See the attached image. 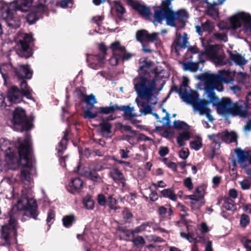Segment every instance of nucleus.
<instances>
[{"mask_svg": "<svg viewBox=\"0 0 251 251\" xmlns=\"http://www.w3.org/2000/svg\"><path fill=\"white\" fill-rule=\"evenodd\" d=\"M32 41L31 34L20 33L18 34L17 53L21 56L28 58L32 55L29 44Z\"/></svg>", "mask_w": 251, "mask_h": 251, "instance_id": "nucleus-12", "label": "nucleus"}, {"mask_svg": "<svg viewBox=\"0 0 251 251\" xmlns=\"http://www.w3.org/2000/svg\"><path fill=\"white\" fill-rule=\"evenodd\" d=\"M20 91L16 86L11 87L7 92L6 95L0 93V107L4 109L12 103H19L23 96L27 99L32 98V90L28 87L26 81L22 80L21 83Z\"/></svg>", "mask_w": 251, "mask_h": 251, "instance_id": "nucleus-7", "label": "nucleus"}, {"mask_svg": "<svg viewBox=\"0 0 251 251\" xmlns=\"http://www.w3.org/2000/svg\"><path fill=\"white\" fill-rule=\"evenodd\" d=\"M199 63H186L183 64V69L185 71H189L195 72L199 70Z\"/></svg>", "mask_w": 251, "mask_h": 251, "instance_id": "nucleus-38", "label": "nucleus"}, {"mask_svg": "<svg viewBox=\"0 0 251 251\" xmlns=\"http://www.w3.org/2000/svg\"><path fill=\"white\" fill-rule=\"evenodd\" d=\"M18 225L14 216L10 214L8 223L1 226L0 238L4 242L3 245L9 246L13 238L16 239Z\"/></svg>", "mask_w": 251, "mask_h": 251, "instance_id": "nucleus-8", "label": "nucleus"}, {"mask_svg": "<svg viewBox=\"0 0 251 251\" xmlns=\"http://www.w3.org/2000/svg\"><path fill=\"white\" fill-rule=\"evenodd\" d=\"M162 162L169 168L174 171H176L177 166L174 162H171L166 158H164L162 160Z\"/></svg>", "mask_w": 251, "mask_h": 251, "instance_id": "nucleus-50", "label": "nucleus"}, {"mask_svg": "<svg viewBox=\"0 0 251 251\" xmlns=\"http://www.w3.org/2000/svg\"><path fill=\"white\" fill-rule=\"evenodd\" d=\"M200 231L202 233H205L210 230V228L205 223H202L200 225Z\"/></svg>", "mask_w": 251, "mask_h": 251, "instance_id": "nucleus-63", "label": "nucleus"}, {"mask_svg": "<svg viewBox=\"0 0 251 251\" xmlns=\"http://www.w3.org/2000/svg\"><path fill=\"white\" fill-rule=\"evenodd\" d=\"M235 71L228 70L218 71V74L206 73L200 76V78L204 81V90L209 103L216 107L218 114L224 116L231 115H247L245 108L240 103H234L227 98H224L220 101L216 96L214 90L222 91L224 89L222 83H232L234 80Z\"/></svg>", "mask_w": 251, "mask_h": 251, "instance_id": "nucleus-2", "label": "nucleus"}, {"mask_svg": "<svg viewBox=\"0 0 251 251\" xmlns=\"http://www.w3.org/2000/svg\"><path fill=\"white\" fill-rule=\"evenodd\" d=\"M229 23L231 29H236L244 23L245 26L251 30V16L247 13L242 12L235 14L229 19Z\"/></svg>", "mask_w": 251, "mask_h": 251, "instance_id": "nucleus-13", "label": "nucleus"}, {"mask_svg": "<svg viewBox=\"0 0 251 251\" xmlns=\"http://www.w3.org/2000/svg\"><path fill=\"white\" fill-rule=\"evenodd\" d=\"M102 131L109 133L111 128V125L108 122H102L100 124Z\"/></svg>", "mask_w": 251, "mask_h": 251, "instance_id": "nucleus-51", "label": "nucleus"}, {"mask_svg": "<svg viewBox=\"0 0 251 251\" xmlns=\"http://www.w3.org/2000/svg\"><path fill=\"white\" fill-rule=\"evenodd\" d=\"M84 101L88 105H90L91 108L97 109L98 107L94 106V104L97 103V100L94 95L91 94L89 96H86L84 97Z\"/></svg>", "mask_w": 251, "mask_h": 251, "instance_id": "nucleus-35", "label": "nucleus"}, {"mask_svg": "<svg viewBox=\"0 0 251 251\" xmlns=\"http://www.w3.org/2000/svg\"><path fill=\"white\" fill-rule=\"evenodd\" d=\"M15 69L13 68L10 63H4L0 65V73L4 80V84L7 85V81L8 79V74L10 72L14 71Z\"/></svg>", "mask_w": 251, "mask_h": 251, "instance_id": "nucleus-21", "label": "nucleus"}, {"mask_svg": "<svg viewBox=\"0 0 251 251\" xmlns=\"http://www.w3.org/2000/svg\"><path fill=\"white\" fill-rule=\"evenodd\" d=\"M173 0H162L161 5L154 10L153 23L156 25L161 24L164 20L166 24L173 27L176 26L175 23H183L188 17L185 10H179L176 12L172 10V1Z\"/></svg>", "mask_w": 251, "mask_h": 251, "instance_id": "nucleus-5", "label": "nucleus"}, {"mask_svg": "<svg viewBox=\"0 0 251 251\" xmlns=\"http://www.w3.org/2000/svg\"><path fill=\"white\" fill-rule=\"evenodd\" d=\"M223 207L227 210L233 211L236 209L234 201L229 198L225 199Z\"/></svg>", "mask_w": 251, "mask_h": 251, "instance_id": "nucleus-42", "label": "nucleus"}, {"mask_svg": "<svg viewBox=\"0 0 251 251\" xmlns=\"http://www.w3.org/2000/svg\"><path fill=\"white\" fill-rule=\"evenodd\" d=\"M161 194L164 197L169 198L172 201H176L177 199L176 195L170 189L163 190L161 191Z\"/></svg>", "mask_w": 251, "mask_h": 251, "instance_id": "nucleus-36", "label": "nucleus"}, {"mask_svg": "<svg viewBox=\"0 0 251 251\" xmlns=\"http://www.w3.org/2000/svg\"><path fill=\"white\" fill-rule=\"evenodd\" d=\"M119 109L124 112V116L127 119H131L137 116V114L134 112V107L128 106H123L119 107Z\"/></svg>", "mask_w": 251, "mask_h": 251, "instance_id": "nucleus-24", "label": "nucleus"}, {"mask_svg": "<svg viewBox=\"0 0 251 251\" xmlns=\"http://www.w3.org/2000/svg\"><path fill=\"white\" fill-rule=\"evenodd\" d=\"M100 49L101 51L102 54L100 55H89L87 56V60L88 66L93 69L98 70L101 68L104 63L105 56L106 50L103 44H101Z\"/></svg>", "mask_w": 251, "mask_h": 251, "instance_id": "nucleus-14", "label": "nucleus"}, {"mask_svg": "<svg viewBox=\"0 0 251 251\" xmlns=\"http://www.w3.org/2000/svg\"><path fill=\"white\" fill-rule=\"evenodd\" d=\"M202 139L200 137H197L196 139L190 142V147L195 151L199 150L202 147Z\"/></svg>", "mask_w": 251, "mask_h": 251, "instance_id": "nucleus-37", "label": "nucleus"}, {"mask_svg": "<svg viewBox=\"0 0 251 251\" xmlns=\"http://www.w3.org/2000/svg\"><path fill=\"white\" fill-rule=\"evenodd\" d=\"M31 151V142L29 136L24 141L18 138L16 143L1 138L0 139V155L3 154L7 167L12 170L22 165L20 180L25 187L30 185L32 182L31 176L36 174V169L29 159ZM31 191L25 187L22 191L21 199L17 201L16 207L19 211H24L25 214L36 219L38 216L35 200L30 197Z\"/></svg>", "mask_w": 251, "mask_h": 251, "instance_id": "nucleus-1", "label": "nucleus"}, {"mask_svg": "<svg viewBox=\"0 0 251 251\" xmlns=\"http://www.w3.org/2000/svg\"><path fill=\"white\" fill-rule=\"evenodd\" d=\"M118 109L119 106L117 104L113 105L111 103L109 106L98 107L96 110L98 111L99 113L108 114Z\"/></svg>", "mask_w": 251, "mask_h": 251, "instance_id": "nucleus-28", "label": "nucleus"}, {"mask_svg": "<svg viewBox=\"0 0 251 251\" xmlns=\"http://www.w3.org/2000/svg\"><path fill=\"white\" fill-rule=\"evenodd\" d=\"M158 213L162 217L169 218L171 214V211L170 208L161 206L158 208Z\"/></svg>", "mask_w": 251, "mask_h": 251, "instance_id": "nucleus-45", "label": "nucleus"}, {"mask_svg": "<svg viewBox=\"0 0 251 251\" xmlns=\"http://www.w3.org/2000/svg\"><path fill=\"white\" fill-rule=\"evenodd\" d=\"M139 76L133 79V84L138 97L136 102L140 108L141 114L151 113V105L157 102L156 95L157 76L152 72V63L147 58L139 60Z\"/></svg>", "mask_w": 251, "mask_h": 251, "instance_id": "nucleus-3", "label": "nucleus"}, {"mask_svg": "<svg viewBox=\"0 0 251 251\" xmlns=\"http://www.w3.org/2000/svg\"><path fill=\"white\" fill-rule=\"evenodd\" d=\"M11 123L15 130H29L32 126L31 120L27 117L25 109L19 107L14 110Z\"/></svg>", "mask_w": 251, "mask_h": 251, "instance_id": "nucleus-10", "label": "nucleus"}, {"mask_svg": "<svg viewBox=\"0 0 251 251\" xmlns=\"http://www.w3.org/2000/svg\"><path fill=\"white\" fill-rule=\"evenodd\" d=\"M204 0L205 2L207 4V11L208 14L213 17H217L218 15V11L215 8V6L218 4H219V3H217L216 2H213L212 3H210L208 2V0Z\"/></svg>", "mask_w": 251, "mask_h": 251, "instance_id": "nucleus-29", "label": "nucleus"}, {"mask_svg": "<svg viewBox=\"0 0 251 251\" xmlns=\"http://www.w3.org/2000/svg\"><path fill=\"white\" fill-rule=\"evenodd\" d=\"M250 222V219L248 216L242 214L240 219V224L242 226H246Z\"/></svg>", "mask_w": 251, "mask_h": 251, "instance_id": "nucleus-56", "label": "nucleus"}, {"mask_svg": "<svg viewBox=\"0 0 251 251\" xmlns=\"http://www.w3.org/2000/svg\"><path fill=\"white\" fill-rule=\"evenodd\" d=\"M208 137L212 141L210 145L211 149L210 157L213 158L216 150L219 149L220 147L221 141L227 143L235 142L237 139V135L233 131H224L216 134L208 135Z\"/></svg>", "mask_w": 251, "mask_h": 251, "instance_id": "nucleus-9", "label": "nucleus"}, {"mask_svg": "<svg viewBox=\"0 0 251 251\" xmlns=\"http://www.w3.org/2000/svg\"><path fill=\"white\" fill-rule=\"evenodd\" d=\"M133 241L136 245L143 246L145 244V240L142 236H138L135 238Z\"/></svg>", "mask_w": 251, "mask_h": 251, "instance_id": "nucleus-61", "label": "nucleus"}, {"mask_svg": "<svg viewBox=\"0 0 251 251\" xmlns=\"http://www.w3.org/2000/svg\"><path fill=\"white\" fill-rule=\"evenodd\" d=\"M123 139L127 140L130 144H133L137 141V133L133 130L130 131Z\"/></svg>", "mask_w": 251, "mask_h": 251, "instance_id": "nucleus-34", "label": "nucleus"}, {"mask_svg": "<svg viewBox=\"0 0 251 251\" xmlns=\"http://www.w3.org/2000/svg\"><path fill=\"white\" fill-rule=\"evenodd\" d=\"M117 203V201L112 196H110L108 198L106 204H107L110 208L116 210L118 208Z\"/></svg>", "mask_w": 251, "mask_h": 251, "instance_id": "nucleus-46", "label": "nucleus"}, {"mask_svg": "<svg viewBox=\"0 0 251 251\" xmlns=\"http://www.w3.org/2000/svg\"><path fill=\"white\" fill-rule=\"evenodd\" d=\"M183 185L188 190H191L193 189V184L190 177H188L183 180Z\"/></svg>", "mask_w": 251, "mask_h": 251, "instance_id": "nucleus-53", "label": "nucleus"}, {"mask_svg": "<svg viewBox=\"0 0 251 251\" xmlns=\"http://www.w3.org/2000/svg\"><path fill=\"white\" fill-rule=\"evenodd\" d=\"M188 39L187 34L186 32L183 33L181 36V34L176 31V38L172 45V50L178 54L179 50L189 46V43Z\"/></svg>", "mask_w": 251, "mask_h": 251, "instance_id": "nucleus-16", "label": "nucleus"}, {"mask_svg": "<svg viewBox=\"0 0 251 251\" xmlns=\"http://www.w3.org/2000/svg\"><path fill=\"white\" fill-rule=\"evenodd\" d=\"M202 44L205 49V51L201 53V55H206L210 58L217 65L223 66L226 64L224 60V56L220 54V47L218 45L212 44L211 41H204Z\"/></svg>", "mask_w": 251, "mask_h": 251, "instance_id": "nucleus-11", "label": "nucleus"}, {"mask_svg": "<svg viewBox=\"0 0 251 251\" xmlns=\"http://www.w3.org/2000/svg\"><path fill=\"white\" fill-rule=\"evenodd\" d=\"M110 49L112 50L113 53L120 54L121 52H123L125 50V47L122 46L120 42L118 41L112 43L110 45Z\"/></svg>", "mask_w": 251, "mask_h": 251, "instance_id": "nucleus-30", "label": "nucleus"}, {"mask_svg": "<svg viewBox=\"0 0 251 251\" xmlns=\"http://www.w3.org/2000/svg\"><path fill=\"white\" fill-rule=\"evenodd\" d=\"M68 133H65L64 137L62 138V140L60 141L59 143L58 146L57 147V150L58 151V152L59 153H62L63 151L66 150L67 143V136Z\"/></svg>", "mask_w": 251, "mask_h": 251, "instance_id": "nucleus-33", "label": "nucleus"}, {"mask_svg": "<svg viewBox=\"0 0 251 251\" xmlns=\"http://www.w3.org/2000/svg\"><path fill=\"white\" fill-rule=\"evenodd\" d=\"M62 221L64 226L68 228L75 222V218L74 215H67L62 218Z\"/></svg>", "mask_w": 251, "mask_h": 251, "instance_id": "nucleus-32", "label": "nucleus"}, {"mask_svg": "<svg viewBox=\"0 0 251 251\" xmlns=\"http://www.w3.org/2000/svg\"><path fill=\"white\" fill-rule=\"evenodd\" d=\"M196 29L199 34L202 31L209 32L211 30L210 23L209 21H206L204 24L202 25L201 26H196Z\"/></svg>", "mask_w": 251, "mask_h": 251, "instance_id": "nucleus-41", "label": "nucleus"}, {"mask_svg": "<svg viewBox=\"0 0 251 251\" xmlns=\"http://www.w3.org/2000/svg\"><path fill=\"white\" fill-rule=\"evenodd\" d=\"M169 153V149L166 147H161L159 148V154L161 156H164Z\"/></svg>", "mask_w": 251, "mask_h": 251, "instance_id": "nucleus-64", "label": "nucleus"}, {"mask_svg": "<svg viewBox=\"0 0 251 251\" xmlns=\"http://www.w3.org/2000/svg\"><path fill=\"white\" fill-rule=\"evenodd\" d=\"M15 75L21 78L30 79L32 71L27 65H20L14 70Z\"/></svg>", "mask_w": 251, "mask_h": 251, "instance_id": "nucleus-18", "label": "nucleus"}, {"mask_svg": "<svg viewBox=\"0 0 251 251\" xmlns=\"http://www.w3.org/2000/svg\"><path fill=\"white\" fill-rule=\"evenodd\" d=\"M130 4L133 8L136 10L143 17L147 19L151 17V14L149 8L134 0L131 1Z\"/></svg>", "mask_w": 251, "mask_h": 251, "instance_id": "nucleus-19", "label": "nucleus"}, {"mask_svg": "<svg viewBox=\"0 0 251 251\" xmlns=\"http://www.w3.org/2000/svg\"><path fill=\"white\" fill-rule=\"evenodd\" d=\"M189 154V151L187 148H183L179 152V156L184 160L186 159L188 157Z\"/></svg>", "mask_w": 251, "mask_h": 251, "instance_id": "nucleus-55", "label": "nucleus"}, {"mask_svg": "<svg viewBox=\"0 0 251 251\" xmlns=\"http://www.w3.org/2000/svg\"><path fill=\"white\" fill-rule=\"evenodd\" d=\"M97 201L100 205L104 206L107 203V200L102 194H99L98 196Z\"/></svg>", "mask_w": 251, "mask_h": 251, "instance_id": "nucleus-58", "label": "nucleus"}, {"mask_svg": "<svg viewBox=\"0 0 251 251\" xmlns=\"http://www.w3.org/2000/svg\"><path fill=\"white\" fill-rule=\"evenodd\" d=\"M230 58L236 65L243 66L246 64L247 61L243 56L238 53H230Z\"/></svg>", "mask_w": 251, "mask_h": 251, "instance_id": "nucleus-26", "label": "nucleus"}, {"mask_svg": "<svg viewBox=\"0 0 251 251\" xmlns=\"http://www.w3.org/2000/svg\"><path fill=\"white\" fill-rule=\"evenodd\" d=\"M180 236L181 237L185 238L191 243L194 242L196 243L198 242V239L194 236V235L190 232H188V233L180 232ZM192 251H198V247L196 244L193 246Z\"/></svg>", "mask_w": 251, "mask_h": 251, "instance_id": "nucleus-27", "label": "nucleus"}, {"mask_svg": "<svg viewBox=\"0 0 251 251\" xmlns=\"http://www.w3.org/2000/svg\"><path fill=\"white\" fill-rule=\"evenodd\" d=\"M83 204L87 209L92 210L94 207L95 203L92 197L89 195H87L83 200Z\"/></svg>", "mask_w": 251, "mask_h": 251, "instance_id": "nucleus-31", "label": "nucleus"}, {"mask_svg": "<svg viewBox=\"0 0 251 251\" xmlns=\"http://www.w3.org/2000/svg\"><path fill=\"white\" fill-rule=\"evenodd\" d=\"M239 183L243 190L249 189L251 186V182L247 179H244L243 180L240 181Z\"/></svg>", "mask_w": 251, "mask_h": 251, "instance_id": "nucleus-57", "label": "nucleus"}, {"mask_svg": "<svg viewBox=\"0 0 251 251\" xmlns=\"http://www.w3.org/2000/svg\"><path fill=\"white\" fill-rule=\"evenodd\" d=\"M204 190L201 187H198L193 195L188 196V198L191 201H197L204 200Z\"/></svg>", "mask_w": 251, "mask_h": 251, "instance_id": "nucleus-22", "label": "nucleus"}, {"mask_svg": "<svg viewBox=\"0 0 251 251\" xmlns=\"http://www.w3.org/2000/svg\"><path fill=\"white\" fill-rule=\"evenodd\" d=\"M158 34V33L155 32L152 33L151 34L148 33L147 41L152 42L157 40Z\"/></svg>", "mask_w": 251, "mask_h": 251, "instance_id": "nucleus-62", "label": "nucleus"}, {"mask_svg": "<svg viewBox=\"0 0 251 251\" xmlns=\"http://www.w3.org/2000/svg\"><path fill=\"white\" fill-rule=\"evenodd\" d=\"M122 59V55L120 54L114 53L109 59V63L111 65L115 66L118 64L119 60Z\"/></svg>", "mask_w": 251, "mask_h": 251, "instance_id": "nucleus-48", "label": "nucleus"}, {"mask_svg": "<svg viewBox=\"0 0 251 251\" xmlns=\"http://www.w3.org/2000/svg\"><path fill=\"white\" fill-rule=\"evenodd\" d=\"M215 39L226 42L227 41V36L223 33H216L214 34Z\"/></svg>", "mask_w": 251, "mask_h": 251, "instance_id": "nucleus-54", "label": "nucleus"}, {"mask_svg": "<svg viewBox=\"0 0 251 251\" xmlns=\"http://www.w3.org/2000/svg\"><path fill=\"white\" fill-rule=\"evenodd\" d=\"M115 8L117 16L119 18H121L126 12L125 8L121 4L118 2H115Z\"/></svg>", "mask_w": 251, "mask_h": 251, "instance_id": "nucleus-47", "label": "nucleus"}, {"mask_svg": "<svg viewBox=\"0 0 251 251\" xmlns=\"http://www.w3.org/2000/svg\"><path fill=\"white\" fill-rule=\"evenodd\" d=\"M83 182L79 177L72 178L67 186L68 192L72 194L78 193L82 188Z\"/></svg>", "mask_w": 251, "mask_h": 251, "instance_id": "nucleus-17", "label": "nucleus"}, {"mask_svg": "<svg viewBox=\"0 0 251 251\" xmlns=\"http://www.w3.org/2000/svg\"><path fill=\"white\" fill-rule=\"evenodd\" d=\"M188 82L189 79L186 77H183L182 83L177 90L180 98L187 104H191L200 114L206 115L208 121L212 123L214 119L211 115V111L207 107L209 102L200 100L198 93L192 91L188 86Z\"/></svg>", "mask_w": 251, "mask_h": 251, "instance_id": "nucleus-6", "label": "nucleus"}, {"mask_svg": "<svg viewBox=\"0 0 251 251\" xmlns=\"http://www.w3.org/2000/svg\"><path fill=\"white\" fill-rule=\"evenodd\" d=\"M205 203L204 200L202 201H191L190 205L193 210L199 209Z\"/></svg>", "mask_w": 251, "mask_h": 251, "instance_id": "nucleus-49", "label": "nucleus"}, {"mask_svg": "<svg viewBox=\"0 0 251 251\" xmlns=\"http://www.w3.org/2000/svg\"><path fill=\"white\" fill-rule=\"evenodd\" d=\"M120 55H122V59L124 60H128L133 56V54L126 51L125 48L124 51L121 52Z\"/></svg>", "mask_w": 251, "mask_h": 251, "instance_id": "nucleus-60", "label": "nucleus"}, {"mask_svg": "<svg viewBox=\"0 0 251 251\" xmlns=\"http://www.w3.org/2000/svg\"><path fill=\"white\" fill-rule=\"evenodd\" d=\"M91 109L90 107L84 110L83 117L85 119H92L97 117L98 111L95 109L96 110L91 111Z\"/></svg>", "mask_w": 251, "mask_h": 251, "instance_id": "nucleus-39", "label": "nucleus"}, {"mask_svg": "<svg viewBox=\"0 0 251 251\" xmlns=\"http://www.w3.org/2000/svg\"><path fill=\"white\" fill-rule=\"evenodd\" d=\"M5 13V8H4V11L2 12V18H0V36L3 33V24L6 23L8 25L7 22L6 21V19L4 16V14Z\"/></svg>", "mask_w": 251, "mask_h": 251, "instance_id": "nucleus-59", "label": "nucleus"}, {"mask_svg": "<svg viewBox=\"0 0 251 251\" xmlns=\"http://www.w3.org/2000/svg\"><path fill=\"white\" fill-rule=\"evenodd\" d=\"M191 135L188 130L182 131L179 133L177 137V144L180 146H183L185 144V141L188 140L190 138Z\"/></svg>", "mask_w": 251, "mask_h": 251, "instance_id": "nucleus-25", "label": "nucleus"}, {"mask_svg": "<svg viewBox=\"0 0 251 251\" xmlns=\"http://www.w3.org/2000/svg\"><path fill=\"white\" fill-rule=\"evenodd\" d=\"M109 176L115 181L121 183L123 187L125 186L126 178L123 174L119 169H112L109 172Z\"/></svg>", "mask_w": 251, "mask_h": 251, "instance_id": "nucleus-20", "label": "nucleus"}, {"mask_svg": "<svg viewBox=\"0 0 251 251\" xmlns=\"http://www.w3.org/2000/svg\"><path fill=\"white\" fill-rule=\"evenodd\" d=\"M55 218V212L53 210L50 209L48 213L47 222L50 226L53 222Z\"/></svg>", "mask_w": 251, "mask_h": 251, "instance_id": "nucleus-52", "label": "nucleus"}, {"mask_svg": "<svg viewBox=\"0 0 251 251\" xmlns=\"http://www.w3.org/2000/svg\"><path fill=\"white\" fill-rule=\"evenodd\" d=\"M246 99L247 105H245V104L244 103H243V102H238L236 103H240L242 105V107H243L244 108H245L246 110V111L247 113V115H246L245 116H241L238 115L239 116H240L241 117H244V118L246 117L249 115L248 112L247 111V108L249 107L250 108H251V93H249V94L247 96Z\"/></svg>", "mask_w": 251, "mask_h": 251, "instance_id": "nucleus-43", "label": "nucleus"}, {"mask_svg": "<svg viewBox=\"0 0 251 251\" xmlns=\"http://www.w3.org/2000/svg\"><path fill=\"white\" fill-rule=\"evenodd\" d=\"M174 126L175 128L186 131L189 129V126L183 121H175L174 122Z\"/></svg>", "mask_w": 251, "mask_h": 251, "instance_id": "nucleus-40", "label": "nucleus"}, {"mask_svg": "<svg viewBox=\"0 0 251 251\" xmlns=\"http://www.w3.org/2000/svg\"><path fill=\"white\" fill-rule=\"evenodd\" d=\"M33 0H14L5 6L4 16L9 27L16 28L20 25V18L17 11L26 13L27 22L32 25L42 17L46 11L45 5L42 3L33 6Z\"/></svg>", "mask_w": 251, "mask_h": 251, "instance_id": "nucleus-4", "label": "nucleus"}, {"mask_svg": "<svg viewBox=\"0 0 251 251\" xmlns=\"http://www.w3.org/2000/svg\"><path fill=\"white\" fill-rule=\"evenodd\" d=\"M104 168L98 164L95 165L94 167L91 166V168L84 167L81 169V167L79 165L77 166L76 170H75V172L82 176H85L94 181H96L99 179H100L96 172L100 171Z\"/></svg>", "mask_w": 251, "mask_h": 251, "instance_id": "nucleus-15", "label": "nucleus"}, {"mask_svg": "<svg viewBox=\"0 0 251 251\" xmlns=\"http://www.w3.org/2000/svg\"><path fill=\"white\" fill-rule=\"evenodd\" d=\"M148 33L146 30H142L138 31L136 33V38L137 40L140 42H143V41H147Z\"/></svg>", "mask_w": 251, "mask_h": 251, "instance_id": "nucleus-44", "label": "nucleus"}, {"mask_svg": "<svg viewBox=\"0 0 251 251\" xmlns=\"http://www.w3.org/2000/svg\"><path fill=\"white\" fill-rule=\"evenodd\" d=\"M156 226L152 222H146L136 227L134 230L135 233H139L143 231H147L151 232L152 230H154L156 228Z\"/></svg>", "mask_w": 251, "mask_h": 251, "instance_id": "nucleus-23", "label": "nucleus"}]
</instances>
